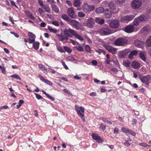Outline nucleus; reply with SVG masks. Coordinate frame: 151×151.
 Wrapping results in <instances>:
<instances>
[{
  "mask_svg": "<svg viewBox=\"0 0 151 151\" xmlns=\"http://www.w3.org/2000/svg\"><path fill=\"white\" fill-rule=\"evenodd\" d=\"M77 106H75V108L78 116L81 119L83 122H85V119L84 117V108L82 106H81L79 108H77Z\"/></svg>",
  "mask_w": 151,
  "mask_h": 151,
  "instance_id": "nucleus-1",
  "label": "nucleus"
},
{
  "mask_svg": "<svg viewBox=\"0 0 151 151\" xmlns=\"http://www.w3.org/2000/svg\"><path fill=\"white\" fill-rule=\"evenodd\" d=\"M128 42L127 40L122 38H119L116 39L114 42V44L117 46H124Z\"/></svg>",
  "mask_w": 151,
  "mask_h": 151,
  "instance_id": "nucleus-2",
  "label": "nucleus"
},
{
  "mask_svg": "<svg viewBox=\"0 0 151 151\" xmlns=\"http://www.w3.org/2000/svg\"><path fill=\"white\" fill-rule=\"evenodd\" d=\"M99 33L101 35H106L112 33L111 30L108 27H102L98 31Z\"/></svg>",
  "mask_w": 151,
  "mask_h": 151,
  "instance_id": "nucleus-3",
  "label": "nucleus"
},
{
  "mask_svg": "<svg viewBox=\"0 0 151 151\" xmlns=\"http://www.w3.org/2000/svg\"><path fill=\"white\" fill-rule=\"evenodd\" d=\"M84 25L89 28H93L95 24L94 20L92 18L89 17L83 23Z\"/></svg>",
  "mask_w": 151,
  "mask_h": 151,
  "instance_id": "nucleus-4",
  "label": "nucleus"
},
{
  "mask_svg": "<svg viewBox=\"0 0 151 151\" xmlns=\"http://www.w3.org/2000/svg\"><path fill=\"white\" fill-rule=\"evenodd\" d=\"M76 32V31L70 28H65L63 31L65 36L69 37H72Z\"/></svg>",
  "mask_w": 151,
  "mask_h": 151,
  "instance_id": "nucleus-5",
  "label": "nucleus"
},
{
  "mask_svg": "<svg viewBox=\"0 0 151 151\" xmlns=\"http://www.w3.org/2000/svg\"><path fill=\"white\" fill-rule=\"evenodd\" d=\"M95 7L93 5H88L86 3H84L83 5V10L85 12L88 13L89 12L93 10Z\"/></svg>",
  "mask_w": 151,
  "mask_h": 151,
  "instance_id": "nucleus-6",
  "label": "nucleus"
},
{
  "mask_svg": "<svg viewBox=\"0 0 151 151\" xmlns=\"http://www.w3.org/2000/svg\"><path fill=\"white\" fill-rule=\"evenodd\" d=\"M139 78L142 83H145L146 85H148L151 79V76L150 75L145 76L140 75L139 76Z\"/></svg>",
  "mask_w": 151,
  "mask_h": 151,
  "instance_id": "nucleus-7",
  "label": "nucleus"
},
{
  "mask_svg": "<svg viewBox=\"0 0 151 151\" xmlns=\"http://www.w3.org/2000/svg\"><path fill=\"white\" fill-rule=\"evenodd\" d=\"M131 5L133 9H137L142 6V2L137 0H134L132 1Z\"/></svg>",
  "mask_w": 151,
  "mask_h": 151,
  "instance_id": "nucleus-8",
  "label": "nucleus"
},
{
  "mask_svg": "<svg viewBox=\"0 0 151 151\" xmlns=\"http://www.w3.org/2000/svg\"><path fill=\"white\" fill-rule=\"evenodd\" d=\"M68 23L76 29L78 30L79 29V27L78 26L79 23L78 21L71 19H70V20H69Z\"/></svg>",
  "mask_w": 151,
  "mask_h": 151,
  "instance_id": "nucleus-9",
  "label": "nucleus"
},
{
  "mask_svg": "<svg viewBox=\"0 0 151 151\" xmlns=\"http://www.w3.org/2000/svg\"><path fill=\"white\" fill-rule=\"evenodd\" d=\"M134 17V16L132 15H126L121 18L120 19V21L121 22L130 21L132 20Z\"/></svg>",
  "mask_w": 151,
  "mask_h": 151,
  "instance_id": "nucleus-10",
  "label": "nucleus"
},
{
  "mask_svg": "<svg viewBox=\"0 0 151 151\" xmlns=\"http://www.w3.org/2000/svg\"><path fill=\"white\" fill-rule=\"evenodd\" d=\"M119 21L117 19H115L111 22L109 24V26L112 28H116L119 27Z\"/></svg>",
  "mask_w": 151,
  "mask_h": 151,
  "instance_id": "nucleus-11",
  "label": "nucleus"
},
{
  "mask_svg": "<svg viewBox=\"0 0 151 151\" xmlns=\"http://www.w3.org/2000/svg\"><path fill=\"white\" fill-rule=\"evenodd\" d=\"M104 47L109 52L113 54H115L116 52V49L110 45H105Z\"/></svg>",
  "mask_w": 151,
  "mask_h": 151,
  "instance_id": "nucleus-12",
  "label": "nucleus"
},
{
  "mask_svg": "<svg viewBox=\"0 0 151 151\" xmlns=\"http://www.w3.org/2000/svg\"><path fill=\"white\" fill-rule=\"evenodd\" d=\"M131 50L130 49H125L119 52V56L121 58H123Z\"/></svg>",
  "mask_w": 151,
  "mask_h": 151,
  "instance_id": "nucleus-13",
  "label": "nucleus"
},
{
  "mask_svg": "<svg viewBox=\"0 0 151 151\" xmlns=\"http://www.w3.org/2000/svg\"><path fill=\"white\" fill-rule=\"evenodd\" d=\"M108 7L111 9L112 12L114 14L117 13L119 12V10L116 8L114 4L111 2L109 3Z\"/></svg>",
  "mask_w": 151,
  "mask_h": 151,
  "instance_id": "nucleus-14",
  "label": "nucleus"
},
{
  "mask_svg": "<svg viewBox=\"0 0 151 151\" xmlns=\"http://www.w3.org/2000/svg\"><path fill=\"white\" fill-rule=\"evenodd\" d=\"M134 30V27L132 25H129L126 26L124 29V31L128 33H130L133 32Z\"/></svg>",
  "mask_w": 151,
  "mask_h": 151,
  "instance_id": "nucleus-15",
  "label": "nucleus"
},
{
  "mask_svg": "<svg viewBox=\"0 0 151 151\" xmlns=\"http://www.w3.org/2000/svg\"><path fill=\"white\" fill-rule=\"evenodd\" d=\"M67 14L72 18H74L76 17V14L73 8L71 7L68 9L67 10Z\"/></svg>",
  "mask_w": 151,
  "mask_h": 151,
  "instance_id": "nucleus-16",
  "label": "nucleus"
},
{
  "mask_svg": "<svg viewBox=\"0 0 151 151\" xmlns=\"http://www.w3.org/2000/svg\"><path fill=\"white\" fill-rule=\"evenodd\" d=\"M92 137L93 139L96 140L99 143L102 142V139L97 134L93 133L92 134Z\"/></svg>",
  "mask_w": 151,
  "mask_h": 151,
  "instance_id": "nucleus-17",
  "label": "nucleus"
},
{
  "mask_svg": "<svg viewBox=\"0 0 151 151\" xmlns=\"http://www.w3.org/2000/svg\"><path fill=\"white\" fill-rule=\"evenodd\" d=\"M150 31V28L148 26H146L140 30V32L143 35L147 34Z\"/></svg>",
  "mask_w": 151,
  "mask_h": 151,
  "instance_id": "nucleus-18",
  "label": "nucleus"
},
{
  "mask_svg": "<svg viewBox=\"0 0 151 151\" xmlns=\"http://www.w3.org/2000/svg\"><path fill=\"white\" fill-rule=\"evenodd\" d=\"M104 14L105 17L106 18H110L112 16L111 12L109 11L108 9H105Z\"/></svg>",
  "mask_w": 151,
  "mask_h": 151,
  "instance_id": "nucleus-19",
  "label": "nucleus"
},
{
  "mask_svg": "<svg viewBox=\"0 0 151 151\" xmlns=\"http://www.w3.org/2000/svg\"><path fill=\"white\" fill-rule=\"evenodd\" d=\"M140 65L139 63L136 61L133 62L131 64V66L135 69L139 68Z\"/></svg>",
  "mask_w": 151,
  "mask_h": 151,
  "instance_id": "nucleus-20",
  "label": "nucleus"
},
{
  "mask_svg": "<svg viewBox=\"0 0 151 151\" xmlns=\"http://www.w3.org/2000/svg\"><path fill=\"white\" fill-rule=\"evenodd\" d=\"M96 23L100 25L103 24L104 22L103 19H101L100 18H96L95 20Z\"/></svg>",
  "mask_w": 151,
  "mask_h": 151,
  "instance_id": "nucleus-21",
  "label": "nucleus"
},
{
  "mask_svg": "<svg viewBox=\"0 0 151 151\" xmlns=\"http://www.w3.org/2000/svg\"><path fill=\"white\" fill-rule=\"evenodd\" d=\"M73 36H74L75 38H76L77 39H78L81 42L83 41V39L82 37V36L79 35L77 32L76 31V32L75 33L74 35H73Z\"/></svg>",
  "mask_w": 151,
  "mask_h": 151,
  "instance_id": "nucleus-22",
  "label": "nucleus"
},
{
  "mask_svg": "<svg viewBox=\"0 0 151 151\" xmlns=\"http://www.w3.org/2000/svg\"><path fill=\"white\" fill-rule=\"evenodd\" d=\"M95 12L98 14H101L104 12V9L103 7H99L96 9Z\"/></svg>",
  "mask_w": 151,
  "mask_h": 151,
  "instance_id": "nucleus-23",
  "label": "nucleus"
},
{
  "mask_svg": "<svg viewBox=\"0 0 151 151\" xmlns=\"http://www.w3.org/2000/svg\"><path fill=\"white\" fill-rule=\"evenodd\" d=\"M139 57L140 58L144 61L145 62L146 60V55L145 53L140 52L139 53Z\"/></svg>",
  "mask_w": 151,
  "mask_h": 151,
  "instance_id": "nucleus-24",
  "label": "nucleus"
},
{
  "mask_svg": "<svg viewBox=\"0 0 151 151\" xmlns=\"http://www.w3.org/2000/svg\"><path fill=\"white\" fill-rule=\"evenodd\" d=\"M56 35L58 37V39L59 41H63L65 40V35H64L62 34H57Z\"/></svg>",
  "mask_w": 151,
  "mask_h": 151,
  "instance_id": "nucleus-25",
  "label": "nucleus"
},
{
  "mask_svg": "<svg viewBox=\"0 0 151 151\" xmlns=\"http://www.w3.org/2000/svg\"><path fill=\"white\" fill-rule=\"evenodd\" d=\"M134 44L137 47H142V42L140 41L136 40L135 41Z\"/></svg>",
  "mask_w": 151,
  "mask_h": 151,
  "instance_id": "nucleus-26",
  "label": "nucleus"
},
{
  "mask_svg": "<svg viewBox=\"0 0 151 151\" xmlns=\"http://www.w3.org/2000/svg\"><path fill=\"white\" fill-rule=\"evenodd\" d=\"M39 45L40 43L36 41L33 44V47L34 49L37 50L39 49Z\"/></svg>",
  "mask_w": 151,
  "mask_h": 151,
  "instance_id": "nucleus-27",
  "label": "nucleus"
},
{
  "mask_svg": "<svg viewBox=\"0 0 151 151\" xmlns=\"http://www.w3.org/2000/svg\"><path fill=\"white\" fill-rule=\"evenodd\" d=\"M52 10L56 13H58L59 12V9L57 5L55 4H53L52 5Z\"/></svg>",
  "mask_w": 151,
  "mask_h": 151,
  "instance_id": "nucleus-28",
  "label": "nucleus"
},
{
  "mask_svg": "<svg viewBox=\"0 0 151 151\" xmlns=\"http://www.w3.org/2000/svg\"><path fill=\"white\" fill-rule=\"evenodd\" d=\"M61 18L64 20L67 21L68 22L70 19L67 15L65 14H62L61 16Z\"/></svg>",
  "mask_w": 151,
  "mask_h": 151,
  "instance_id": "nucleus-29",
  "label": "nucleus"
},
{
  "mask_svg": "<svg viewBox=\"0 0 151 151\" xmlns=\"http://www.w3.org/2000/svg\"><path fill=\"white\" fill-rule=\"evenodd\" d=\"M48 29L51 32L56 33L57 32V30L56 29L52 27H50V26H48Z\"/></svg>",
  "mask_w": 151,
  "mask_h": 151,
  "instance_id": "nucleus-30",
  "label": "nucleus"
},
{
  "mask_svg": "<svg viewBox=\"0 0 151 151\" xmlns=\"http://www.w3.org/2000/svg\"><path fill=\"white\" fill-rule=\"evenodd\" d=\"M140 22H141L139 20L138 18L137 17L135 19L133 22L134 25L135 26L138 25Z\"/></svg>",
  "mask_w": 151,
  "mask_h": 151,
  "instance_id": "nucleus-31",
  "label": "nucleus"
},
{
  "mask_svg": "<svg viewBox=\"0 0 151 151\" xmlns=\"http://www.w3.org/2000/svg\"><path fill=\"white\" fill-rule=\"evenodd\" d=\"M42 92L48 98L52 101L54 100L55 98L54 97L50 95L49 94L47 93L45 91H42Z\"/></svg>",
  "mask_w": 151,
  "mask_h": 151,
  "instance_id": "nucleus-32",
  "label": "nucleus"
},
{
  "mask_svg": "<svg viewBox=\"0 0 151 151\" xmlns=\"http://www.w3.org/2000/svg\"><path fill=\"white\" fill-rule=\"evenodd\" d=\"M137 18H138L139 20L141 22L145 21L146 19L145 16L144 15H142Z\"/></svg>",
  "mask_w": 151,
  "mask_h": 151,
  "instance_id": "nucleus-33",
  "label": "nucleus"
},
{
  "mask_svg": "<svg viewBox=\"0 0 151 151\" xmlns=\"http://www.w3.org/2000/svg\"><path fill=\"white\" fill-rule=\"evenodd\" d=\"M63 49L64 50L69 53H70L72 51V50L68 47L67 46H64L63 47Z\"/></svg>",
  "mask_w": 151,
  "mask_h": 151,
  "instance_id": "nucleus-34",
  "label": "nucleus"
},
{
  "mask_svg": "<svg viewBox=\"0 0 151 151\" xmlns=\"http://www.w3.org/2000/svg\"><path fill=\"white\" fill-rule=\"evenodd\" d=\"M28 36L30 39H35L36 37L35 35L31 32H29L28 33Z\"/></svg>",
  "mask_w": 151,
  "mask_h": 151,
  "instance_id": "nucleus-35",
  "label": "nucleus"
},
{
  "mask_svg": "<svg viewBox=\"0 0 151 151\" xmlns=\"http://www.w3.org/2000/svg\"><path fill=\"white\" fill-rule=\"evenodd\" d=\"M38 66L39 68L41 70H47L46 68L42 64L39 63L38 64Z\"/></svg>",
  "mask_w": 151,
  "mask_h": 151,
  "instance_id": "nucleus-36",
  "label": "nucleus"
},
{
  "mask_svg": "<svg viewBox=\"0 0 151 151\" xmlns=\"http://www.w3.org/2000/svg\"><path fill=\"white\" fill-rule=\"evenodd\" d=\"M10 77H11L13 78L16 79H18L19 80H20L21 79V78L20 76L17 74H14L13 75H12Z\"/></svg>",
  "mask_w": 151,
  "mask_h": 151,
  "instance_id": "nucleus-37",
  "label": "nucleus"
},
{
  "mask_svg": "<svg viewBox=\"0 0 151 151\" xmlns=\"http://www.w3.org/2000/svg\"><path fill=\"white\" fill-rule=\"evenodd\" d=\"M146 44L148 47H151V36L146 41Z\"/></svg>",
  "mask_w": 151,
  "mask_h": 151,
  "instance_id": "nucleus-38",
  "label": "nucleus"
},
{
  "mask_svg": "<svg viewBox=\"0 0 151 151\" xmlns=\"http://www.w3.org/2000/svg\"><path fill=\"white\" fill-rule=\"evenodd\" d=\"M42 8H43L46 12L49 13L50 12V9L49 6L44 5Z\"/></svg>",
  "mask_w": 151,
  "mask_h": 151,
  "instance_id": "nucleus-39",
  "label": "nucleus"
},
{
  "mask_svg": "<svg viewBox=\"0 0 151 151\" xmlns=\"http://www.w3.org/2000/svg\"><path fill=\"white\" fill-rule=\"evenodd\" d=\"M80 2L79 1L75 0L73 3V5L76 7H79L80 6Z\"/></svg>",
  "mask_w": 151,
  "mask_h": 151,
  "instance_id": "nucleus-40",
  "label": "nucleus"
},
{
  "mask_svg": "<svg viewBox=\"0 0 151 151\" xmlns=\"http://www.w3.org/2000/svg\"><path fill=\"white\" fill-rule=\"evenodd\" d=\"M124 65L126 67L129 68L130 65V63L129 60L126 61H124Z\"/></svg>",
  "mask_w": 151,
  "mask_h": 151,
  "instance_id": "nucleus-41",
  "label": "nucleus"
},
{
  "mask_svg": "<svg viewBox=\"0 0 151 151\" xmlns=\"http://www.w3.org/2000/svg\"><path fill=\"white\" fill-rule=\"evenodd\" d=\"M99 128L100 130L104 131L106 128V125H104L103 123H101L100 124Z\"/></svg>",
  "mask_w": 151,
  "mask_h": 151,
  "instance_id": "nucleus-42",
  "label": "nucleus"
},
{
  "mask_svg": "<svg viewBox=\"0 0 151 151\" xmlns=\"http://www.w3.org/2000/svg\"><path fill=\"white\" fill-rule=\"evenodd\" d=\"M75 48L79 52H83L84 51L83 47L81 46H75Z\"/></svg>",
  "mask_w": 151,
  "mask_h": 151,
  "instance_id": "nucleus-43",
  "label": "nucleus"
},
{
  "mask_svg": "<svg viewBox=\"0 0 151 151\" xmlns=\"http://www.w3.org/2000/svg\"><path fill=\"white\" fill-rule=\"evenodd\" d=\"M57 49L58 51L61 53H65V52L64 49L61 47L59 46L57 47Z\"/></svg>",
  "mask_w": 151,
  "mask_h": 151,
  "instance_id": "nucleus-44",
  "label": "nucleus"
},
{
  "mask_svg": "<svg viewBox=\"0 0 151 151\" xmlns=\"http://www.w3.org/2000/svg\"><path fill=\"white\" fill-rule=\"evenodd\" d=\"M127 134L134 136H135L136 135L135 133L130 129H129Z\"/></svg>",
  "mask_w": 151,
  "mask_h": 151,
  "instance_id": "nucleus-45",
  "label": "nucleus"
},
{
  "mask_svg": "<svg viewBox=\"0 0 151 151\" xmlns=\"http://www.w3.org/2000/svg\"><path fill=\"white\" fill-rule=\"evenodd\" d=\"M27 40H28V42L29 44H33L35 42V39H30V38H28Z\"/></svg>",
  "mask_w": 151,
  "mask_h": 151,
  "instance_id": "nucleus-46",
  "label": "nucleus"
},
{
  "mask_svg": "<svg viewBox=\"0 0 151 151\" xmlns=\"http://www.w3.org/2000/svg\"><path fill=\"white\" fill-rule=\"evenodd\" d=\"M129 129V128L123 127L122 128V130L123 132L127 134Z\"/></svg>",
  "mask_w": 151,
  "mask_h": 151,
  "instance_id": "nucleus-47",
  "label": "nucleus"
},
{
  "mask_svg": "<svg viewBox=\"0 0 151 151\" xmlns=\"http://www.w3.org/2000/svg\"><path fill=\"white\" fill-rule=\"evenodd\" d=\"M96 51L99 54H100L101 53H103L104 55L105 54V51L101 49H99L98 50H96Z\"/></svg>",
  "mask_w": 151,
  "mask_h": 151,
  "instance_id": "nucleus-48",
  "label": "nucleus"
},
{
  "mask_svg": "<svg viewBox=\"0 0 151 151\" xmlns=\"http://www.w3.org/2000/svg\"><path fill=\"white\" fill-rule=\"evenodd\" d=\"M45 83L50 86H52V83L48 80L45 79L44 82Z\"/></svg>",
  "mask_w": 151,
  "mask_h": 151,
  "instance_id": "nucleus-49",
  "label": "nucleus"
},
{
  "mask_svg": "<svg viewBox=\"0 0 151 151\" xmlns=\"http://www.w3.org/2000/svg\"><path fill=\"white\" fill-rule=\"evenodd\" d=\"M63 91L65 93H67V94L70 95H72V94L71 92L69 91L67 89H66L65 88L63 89Z\"/></svg>",
  "mask_w": 151,
  "mask_h": 151,
  "instance_id": "nucleus-50",
  "label": "nucleus"
},
{
  "mask_svg": "<svg viewBox=\"0 0 151 151\" xmlns=\"http://www.w3.org/2000/svg\"><path fill=\"white\" fill-rule=\"evenodd\" d=\"M78 14L79 17L81 18H82L85 16V14L82 12H78Z\"/></svg>",
  "mask_w": 151,
  "mask_h": 151,
  "instance_id": "nucleus-51",
  "label": "nucleus"
},
{
  "mask_svg": "<svg viewBox=\"0 0 151 151\" xmlns=\"http://www.w3.org/2000/svg\"><path fill=\"white\" fill-rule=\"evenodd\" d=\"M61 62L62 64V65L63 66L64 68L66 70H68V68L67 65L65 64V63L63 60H61Z\"/></svg>",
  "mask_w": 151,
  "mask_h": 151,
  "instance_id": "nucleus-52",
  "label": "nucleus"
},
{
  "mask_svg": "<svg viewBox=\"0 0 151 151\" xmlns=\"http://www.w3.org/2000/svg\"><path fill=\"white\" fill-rule=\"evenodd\" d=\"M139 145L145 147L149 146H150L148 145L147 143H140L139 144Z\"/></svg>",
  "mask_w": 151,
  "mask_h": 151,
  "instance_id": "nucleus-53",
  "label": "nucleus"
},
{
  "mask_svg": "<svg viewBox=\"0 0 151 151\" xmlns=\"http://www.w3.org/2000/svg\"><path fill=\"white\" fill-rule=\"evenodd\" d=\"M85 50L87 52H89L90 51L91 49L90 46L88 45H86L85 47Z\"/></svg>",
  "mask_w": 151,
  "mask_h": 151,
  "instance_id": "nucleus-54",
  "label": "nucleus"
},
{
  "mask_svg": "<svg viewBox=\"0 0 151 151\" xmlns=\"http://www.w3.org/2000/svg\"><path fill=\"white\" fill-rule=\"evenodd\" d=\"M48 69L49 71L52 74H55L56 73L55 70L51 68H48Z\"/></svg>",
  "mask_w": 151,
  "mask_h": 151,
  "instance_id": "nucleus-55",
  "label": "nucleus"
},
{
  "mask_svg": "<svg viewBox=\"0 0 151 151\" xmlns=\"http://www.w3.org/2000/svg\"><path fill=\"white\" fill-rule=\"evenodd\" d=\"M102 4L104 6L107 7L108 6L109 3H108V2L106 1H104L102 2Z\"/></svg>",
  "mask_w": 151,
  "mask_h": 151,
  "instance_id": "nucleus-56",
  "label": "nucleus"
},
{
  "mask_svg": "<svg viewBox=\"0 0 151 151\" xmlns=\"http://www.w3.org/2000/svg\"><path fill=\"white\" fill-rule=\"evenodd\" d=\"M38 2L42 8L44 6L43 4V2L42 0H38Z\"/></svg>",
  "mask_w": 151,
  "mask_h": 151,
  "instance_id": "nucleus-57",
  "label": "nucleus"
},
{
  "mask_svg": "<svg viewBox=\"0 0 151 151\" xmlns=\"http://www.w3.org/2000/svg\"><path fill=\"white\" fill-rule=\"evenodd\" d=\"M34 94L36 95V98L38 99H42L43 98L40 95L36 93H35Z\"/></svg>",
  "mask_w": 151,
  "mask_h": 151,
  "instance_id": "nucleus-58",
  "label": "nucleus"
},
{
  "mask_svg": "<svg viewBox=\"0 0 151 151\" xmlns=\"http://www.w3.org/2000/svg\"><path fill=\"white\" fill-rule=\"evenodd\" d=\"M38 77H39V78L40 79V80L41 81H43V82H44V80H45V79L44 78V77L40 74L38 75Z\"/></svg>",
  "mask_w": 151,
  "mask_h": 151,
  "instance_id": "nucleus-59",
  "label": "nucleus"
},
{
  "mask_svg": "<svg viewBox=\"0 0 151 151\" xmlns=\"http://www.w3.org/2000/svg\"><path fill=\"white\" fill-rule=\"evenodd\" d=\"M131 145V144L129 142L128 140H126L124 143V145L127 147H129Z\"/></svg>",
  "mask_w": 151,
  "mask_h": 151,
  "instance_id": "nucleus-60",
  "label": "nucleus"
},
{
  "mask_svg": "<svg viewBox=\"0 0 151 151\" xmlns=\"http://www.w3.org/2000/svg\"><path fill=\"white\" fill-rule=\"evenodd\" d=\"M131 52L134 55H136L138 53L137 51L136 50H134L132 51Z\"/></svg>",
  "mask_w": 151,
  "mask_h": 151,
  "instance_id": "nucleus-61",
  "label": "nucleus"
},
{
  "mask_svg": "<svg viewBox=\"0 0 151 151\" xmlns=\"http://www.w3.org/2000/svg\"><path fill=\"white\" fill-rule=\"evenodd\" d=\"M111 70L113 71V72L116 73L118 72L119 70L118 69L114 68L111 69Z\"/></svg>",
  "mask_w": 151,
  "mask_h": 151,
  "instance_id": "nucleus-62",
  "label": "nucleus"
},
{
  "mask_svg": "<svg viewBox=\"0 0 151 151\" xmlns=\"http://www.w3.org/2000/svg\"><path fill=\"white\" fill-rule=\"evenodd\" d=\"M91 63L93 65H96L98 64L97 62L95 60H92Z\"/></svg>",
  "mask_w": 151,
  "mask_h": 151,
  "instance_id": "nucleus-63",
  "label": "nucleus"
},
{
  "mask_svg": "<svg viewBox=\"0 0 151 151\" xmlns=\"http://www.w3.org/2000/svg\"><path fill=\"white\" fill-rule=\"evenodd\" d=\"M119 132V129L117 127L115 128L114 130V133L115 134H118Z\"/></svg>",
  "mask_w": 151,
  "mask_h": 151,
  "instance_id": "nucleus-64",
  "label": "nucleus"
}]
</instances>
